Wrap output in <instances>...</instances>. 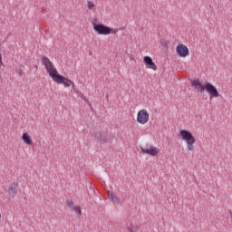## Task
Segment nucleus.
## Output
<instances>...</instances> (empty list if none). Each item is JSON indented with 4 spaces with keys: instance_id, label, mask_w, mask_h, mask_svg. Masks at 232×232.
Masks as SVG:
<instances>
[{
    "instance_id": "f257e3e1",
    "label": "nucleus",
    "mask_w": 232,
    "mask_h": 232,
    "mask_svg": "<svg viewBox=\"0 0 232 232\" xmlns=\"http://www.w3.org/2000/svg\"><path fill=\"white\" fill-rule=\"evenodd\" d=\"M42 64H44L50 77L54 82H57V84H63L65 88H68L69 86H72V84H73V82L72 80L59 74V72H57V69L55 68V66H53V63L50 61L49 57L43 56Z\"/></svg>"
},
{
    "instance_id": "f03ea898",
    "label": "nucleus",
    "mask_w": 232,
    "mask_h": 232,
    "mask_svg": "<svg viewBox=\"0 0 232 232\" xmlns=\"http://www.w3.org/2000/svg\"><path fill=\"white\" fill-rule=\"evenodd\" d=\"M191 84L195 88V90H197L200 93H203L204 91L208 92V93L209 94V101H212L213 98L220 97L218 90L211 82H206L205 84H202V82L198 79H196L191 82Z\"/></svg>"
},
{
    "instance_id": "7ed1b4c3",
    "label": "nucleus",
    "mask_w": 232,
    "mask_h": 232,
    "mask_svg": "<svg viewBox=\"0 0 232 232\" xmlns=\"http://www.w3.org/2000/svg\"><path fill=\"white\" fill-rule=\"evenodd\" d=\"M179 136L182 139V140H185L187 142L188 150L193 151V150H195V146H193V144L197 142L195 136H193V134L190 131L186 130H179Z\"/></svg>"
},
{
    "instance_id": "20e7f679",
    "label": "nucleus",
    "mask_w": 232,
    "mask_h": 232,
    "mask_svg": "<svg viewBox=\"0 0 232 232\" xmlns=\"http://www.w3.org/2000/svg\"><path fill=\"white\" fill-rule=\"evenodd\" d=\"M93 30L97 32L99 35H110V34H117V31H113L112 28H111L108 25H104L103 24H92Z\"/></svg>"
},
{
    "instance_id": "39448f33",
    "label": "nucleus",
    "mask_w": 232,
    "mask_h": 232,
    "mask_svg": "<svg viewBox=\"0 0 232 232\" xmlns=\"http://www.w3.org/2000/svg\"><path fill=\"white\" fill-rule=\"evenodd\" d=\"M94 139H96L98 142H102V144H109V142H111L113 140V138L106 131L94 132Z\"/></svg>"
},
{
    "instance_id": "423d86ee",
    "label": "nucleus",
    "mask_w": 232,
    "mask_h": 232,
    "mask_svg": "<svg viewBox=\"0 0 232 232\" xmlns=\"http://www.w3.org/2000/svg\"><path fill=\"white\" fill-rule=\"evenodd\" d=\"M148 121H150V113H148V111H146V109L139 111L137 122H139V124H146Z\"/></svg>"
},
{
    "instance_id": "0eeeda50",
    "label": "nucleus",
    "mask_w": 232,
    "mask_h": 232,
    "mask_svg": "<svg viewBox=\"0 0 232 232\" xmlns=\"http://www.w3.org/2000/svg\"><path fill=\"white\" fill-rule=\"evenodd\" d=\"M140 150H141L142 153H145V155H150L151 157H157L160 151L159 149L153 145L140 147Z\"/></svg>"
},
{
    "instance_id": "6e6552de",
    "label": "nucleus",
    "mask_w": 232,
    "mask_h": 232,
    "mask_svg": "<svg viewBox=\"0 0 232 232\" xmlns=\"http://www.w3.org/2000/svg\"><path fill=\"white\" fill-rule=\"evenodd\" d=\"M176 52L179 57H188V55H189V49L184 44H179L176 48Z\"/></svg>"
},
{
    "instance_id": "1a4fd4ad",
    "label": "nucleus",
    "mask_w": 232,
    "mask_h": 232,
    "mask_svg": "<svg viewBox=\"0 0 232 232\" xmlns=\"http://www.w3.org/2000/svg\"><path fill=\"white\" fill-rule=\"evenodd\" d=\"M17 186L19 183L17 181H14L13 184L8 188L7 193L11 195V197L14 198L17 195Z\"/></svg>"
},
{
    "instance_id": "9d476101",
    "label": "nucleus",
    "mask_w": 232,
    "mask_h": 232,
    "mask_svg": "<svg viewBox=\"0 0 232 232\" xmlns=\"http://www.w3.org/2000/svg\"><path fill=\"white\" fill-rule=\"evenodd\" d=\"M146 66H150L152 70H157V65H155V63H153V59L150 56H145L143 59Z\"/></svg>"
},
{
    "instance_id": "9b49d317",
    "label": "nucleus",
    "mask_w": 232,
    "mask_h": 232,
    "mask_svg": "<svg viewBox=\"0 0 232 232\" xmlns=\"http://www.w3.org/2000/svg\"><path fill=\"white\" fill-rule=\"evenodd\" d=\"M108 197L110 198V200H111V202H113V204H121V198H119V197H117V195H115L113 192H108Z\"/></svg>"
},
{
    "instance_id": "f8f14e48",
    "label": "nucleus",
    "mask_w": 232,
    "mask_h": 232,
    "mask_svg": "<svg viewBox=\"0 0 232 232\" xmlns=\"http://www.w3.org/2000/svg\"><path fill=\"white\" fill-rule=\"evenodd\" d=\"M22 140H24V142L25 144H28V145H32V137H30V135H28V133H24L22 135Z\"/></svg>"
},
{
    "instance_id": "ddd939ff",
    "label": "nucleus",
    "mask_w": 232,
    "mask_h": 232,
    "mask_svg": "<svg viewBox=\"0 0 232 232\" xmlns=\"http://www.w3.org/2000/svg\"><path fill=\"white\" fill-rule=\"evenodd\" d=\"M74 211L78 217L82 216V210L81 209V207H75Z\"/></svg>"
},
{
    "instance_id": "4468645a",
    "label": "nucleus",
    "mask_w": 232,
    "mask_h": 232,
    "mask_svg": "<svg viewBox=\"0 0 232 232\" xmlns=\"http://www.w3.org/2000/svg\"><path fill=\"white\" fill-rule=\"evenodd\" d=\"M94 6H95V4H93V2L88 1V8H89V10H92V8H93Z\"/></svg>"
},
{
    "instance_id": "2eb2a0df",
    "label": "nucleus",
    "mask_w": 232,
    "mask_h": 232,
    "mask_svg": "<svg viewBox=\"0 0 232 232\" xmlns=\"http://www.w3.org/2000/svg\"><path fill=\"white\" fill-rule=\"evenodd\" d=\"M67 206L69 208H73V200H67Z\"/></svg>"
},
{
    "instance_id": "dca6fc26",
    "label": "nucleus",
    "mask_w": 232,
    "mask_h": 232,
    "mask_svg": "<svg viewBox=\"0 0 232 232\" xmlns=\"http://www.w3.org/2000/svg\"><path fill=\"white\" fill-rule=\"evenodd\" d=\"M0 64H3V55L0 54Z\"/></svg>"
},
{
    "instance_id": "f3484780",
    "label": "nucleus",
    "mask_w": 232,
    "mask_h": 232,
    "mask_svg": "<svg viewBox=\"0 0 232 232\" xmlns=\"http://www.w3.org/2000/svg\"><path fill=\"white\" fill-rule=\"evenodd\" d=\"M71 86L72 87V90H75V82H72V83H71Z\"/></svg>"
},
{
    "instance_id": "a211bd4d",
    "label": "nucleus",
    "mask_w": 232,
    "mask_h": 232,
    "mask_svg": "<svg viewBox=\"0 0 232 232\" xmlns=\"http://www.w3.org/2000/svg\"><path fill=\"white\" fill-rule=\"evenodd\" d=\"M129 231L133 232V230L131 228H129Z\"/></svg>"
},
{
    "instance_id": "6ab92c4d",
    "label": "nucleus",
    "mask_w": 232,
    "mask_h": 232,
    "mask_svg": "<svg viewBox=\"0 0 232 232\" xmlns=\"http://www.w3.org/2000/svg\"><path fill=\"white\" fill-rule=\"evenodd\" d=\"M0 218H1V214H0Z\"/></svg>"
}]
</instances>
